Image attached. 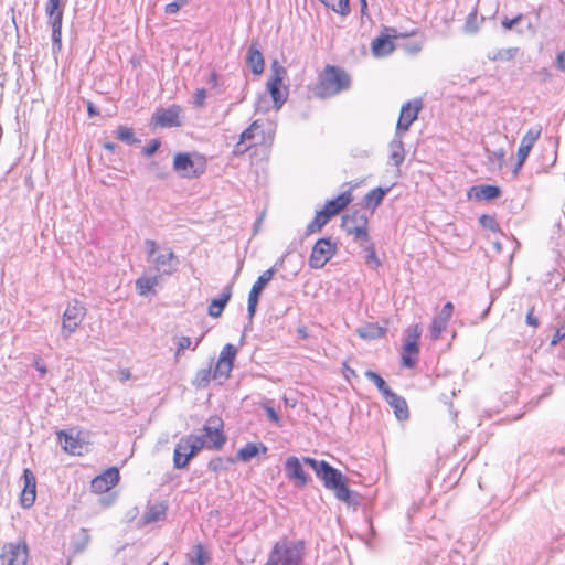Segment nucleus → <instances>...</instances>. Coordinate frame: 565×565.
Here are the masks:
<instances>
[{
    "label": "nucleus",
    "mask_w": 565,
    "mask_h": 565,
    "mask_svg": "<svg viewBox=\"0 0 565 565\" xmlns=\"http://www.w3.org/2000/svg\"><path fill=\"white\" fill-rule=\"evenodd\" d=\"M302 461L315 471L317 478L322 481L323 487L332 491L339 501L350 502L351 491L345 484V478L340 470L332 467L326 460L303 457Z\"/></svg>",
    "instance_id": "1"
},
{
    "label": "nucleus",
    "mask_w": 565,
    "mask_h": 565,
    "mask_svg": "<svg viewBox=\"0 0 565 565\" xmlns=\"http://www.w3.org/2000/svg\"><path fill=\"white\" fill-rule=\"evenodd\" d=\"M264 565H306L305 541L281 537L274 544Z\"/></svg>",
    "instance_id": "2"
},
{
    "label": "nucleus",
    "mask_w": 565,
    "mask_h": 565,
    "mask_svg": "<svg viewBox=\"0 0 565 565\" xmlns=\"http://www.w3.org/2000/svg\"><path fill=\"white\" fill-rule=\"evenodd\" d=\"M350 85L351 78L347 72L338 66L327 65L319 75L313 92L320 98H330L348 90Z\"/></svg>",
    "instance_id": "3"
},
{
    "label": "nucleus",
    "mask_w": 565,
    "mask_h": 565,
    "mask_svg": "<svg viewBox=\"0 0 565 565\" xmlns=\"http://www.w3.org/2000/svg\"><path fill=\"white\" fill-rule=\"evenodd\" d=\"M203 448L210 449V445L206 444V439L201 438L199 435L191 434L182 437L173 451L174 468H185L189 461Z\"/></svg>",
    "instance_id": "4"
},
{
    "label": "nucleus",
    "mask_w": 565,
    "mask_h": 565,
    "mask_svg": "<svg viewBox=\"0 0 565 565\" xmlns=\"http://www.w3.org/2000/svg\"><path fill=\"white\" fill-rule=\"evenodd\" d=\"M342 228L356 242H369V216L365 212L355 210L342 216Z\"/></svg>",
    "instance_id": "5"
},
{
    "label": "nucleus",
    "mask_w": 565,
    "mask_h": 565,
    "mask_svg": "<svg viewBox=\"0 0 565 565\" xmlns=\"http://www.w3.org/2000/svg\"><path fill=\"white\" fill-rule=\"evenodd\" d=\"M205 162L202 158L193 159L190 153L179 152L173 159V170L181 178L194 179L200 177L205 171Z\"/></svg>",
    "instance_id": "6"
},
{
    "label": "nucleus",
    "mask_w": 565,
    "mask_h": 565,
    "mask_svg": "<svg viewBox=\"0 0 565 565\" xmlns=\"http://www.w3.org/2000/svg\"><path fill=\"white\" fill-rule=\"evenodd\" d=\"M86 315V308L77 300L70 301L62 317V337L68 339L81 326Z\"/></svg>",
    "instance_id": "7"
},
{
    "label": "nucleus",
    "mask_w": 565,
    "mask_h": 565,
    "mask_svg": "<svg viewBox=\"0 0 565 565\" xmlns=\"http://www.w3.org/2000/svg\"><path fill=\"white\" fill-rule=\"evenodd\" d=\"M337 250V243L332 242L331 238H319L312 247L309 266L312 269L322 268L335 255Z\"/></svg>",
    "instance_id": "8"
},
{
    "label": "nucleus",
    "mask_w": 565,
    "mask_h": 565,
    "mask_svg": "<svg viewBox=\"0 0 565 565\" xmlns=\"http://www.w3.org/2000/svg\"><path fill=\"white\" fill-rule=\"evenodd\" d=\"M224 423L217 416H211L202 428L201 438L206 439L210 450H220L226 443V436L223 431Z\"/></svg>",
    "instance_id": "9"
},
{
    "label": "nucleus",
    "mask_w": 565,
    "mask_h": 565,
    "mask_svg": "<svg viewBox=\"0 0 565 565\" xmlns=\"http://www.w3.org/2000/svg\"><path fill=\"white\" fill-rule=\"evenodd\" d=\"M28 545L24 541L6 543L0 554V565H26Z\"/></svg>",
    "instance_id": "10"
},
{
    "label": "nucleus",
    "mask_w": 565,
    "mask_h": 565,
    "mask_svg": "<svg viewBox=\"0 0 565 565\" xmlns=\"http://www.w3.org/2000/svg\"><path fill=\"white\" fill-rule=\"evenodd\" d=\"M236 355L237 349L235 345L227 343L223 347L213 371L214 380L226 381L230 377Z\"/></svg>",
    "instance_id": "11"
},
{
    "label": "nucleus",
    "mask_w": 565,
    "mask_h": 565,
    "mask_svg": "<svg viewBox=\"0 0 565 565\" xmlns=\"http://www.w3.org/2000/svg\"><path fill=\"white\" fill-rule=\"evenodd\" d=\"M274 275H275V269L269 268V269L265 270L254 282V285L249 291V295H248V305H247V311H248V316L250 319L254 317V315L256 312V308H257L259 296H260L262 291L264 290L266 285L274 278Z\"/></svg>",
    "instance_id": "12"
},
{
    "label": "nucleus",
    "mask_w": 565,
    "mask_h": 565,
    "mask_svg": "<svg viewBox=\"0 0 565 565\" xmlns=\"http://www.w3.org/2000/svg\"><path fill=\"white\" fill-rule=\"evenodd\" d=\"M541 134H542V127L540 125H535V126L531 127L527 130V132L524 135V137L522 138L519 150H518V163L514 169L515 174L523 166L524 161L526 160L529 153L531 152L536 140L540 138Z\"/></svg>",
    "instance_id": "13"
},
{
    "label": "nucleus",
    "mask_w": 565,
    "mask_h": 565,
    "mask_svg": "<svg viewBox=\"0 0 565 565\" xmlns=\"http://www.w3.org/2000/svg\"><path fill=\"white\" fill-rule=\"evenodd\" d=\"M422 109V100L415 99L407 102L402 106L399 118L396 125L397 132H406L411 125L417 119L418 114Z\"/></svg>",
    "instance_id": "14"
},
{
    "label": "nucleus",
    "mask_w": 565,
    "mask_h": 565,
    "mask_svg": "<svg viewBox=\"0 0 565 565\" xmlns=\"http://www.w3.org/2000/svg\"><path fill=\"white\" fill-rule=\"evenodd\" d=\"M285 471L287 478L299 488L305 487L310 480L309 475L302 468L300 459L296 456H289L286 459Z\"/></svg>",
    "instance_id": "15"
},
{
    "label": "nucleus",
    "mask_w": 565,
    "mask_h": 565,
    "mask_svg": "<svg viewBox=\"0 0 565 565\" xmlns=\"http://www.w3.org/2000/svg\"><path fill=\"white\" fill-rule=\"evenodd\" d=\"M23 489L20 497L21 505L25 509L31 508L36 498V478L30 469L23 470Z\"/></svg>",
    "instance_id": "16"
},
{
    "label": "nucleus",
    "mask_w": 565,
    "mask_h": 565,
    "mask_svg": "<svg viewBox=\"0 0 565 565\" xmlns=\"http://www.w3.org/2000/svg\"><path fill=\"white\" fill-rule=\"evenodd\" d=\"M119 481V471L117 468L111 467L104 473L95 477L92 480L90 487L96 493H104L115 487Z\"/></svg>",
    "instance_id": "17"
},
{
    "label": "nucleus",
    "mask_w": 565,
    "mask_h": 565,
    "mask_svg": "<svg viewBox=\"0 0 565 565\" xmlns=\"http://www.w3.org/2000/svg\"><path fill=\"white\" fill-rule=\"evenodd\" d=\"M352 200H353V198H352L351 191L350 190L344 191L341 194H339L337 198L328 201L324 204L322 211L327 215H329V217L331 218L332 216L337 215L342 210H344L351 203Z\"/></svg>",
    "instance_id": "18"
},
{
    "label": "nucleus",
    "mask_w": 565,
    "mask_h": 565,
    "mask_svg": "<svg viewBox=\"0 0 565 565\" xmlns=\"http://www.w3.org/2000/svg\"><path fill=\"white\" fill-rule=\"evenodd\" d=\"M152 263L156 271L161 275H171L177 269L178 265L177 257L171 250L166 254L158 255L152 259Z\"/></svg>",
    "instance_id": "19"
},
{
    "label": "nucleus",
    "mask_w": 565,
    "mask_h": 565,
    "mask_svg": "<svg viewBox=\"0 0 565 565\" xmlns=\"http://www.w3.org/2000/svg\"><path fill=\"white\" fill-rule=\"evenodd\" d=\"M246 62L255 75H260L264 72L265 62L257 41L249 44Z\"/></svg>",
    "instance_id": "20"
},
{
    "label": "nucleus",
    "mask_w": 565,
    "mask_h": 565,
    "mask_svg": "<svg viewBox=\"0 0 565 565\" xmlns=\"http://www.w3.org/2000/svg\"><path fill=\"white\" fill-rule=\"evenodd\" d=\"M179 115L180 108L178 106L161 109L154 116L156 124L160 127H179L181 125Z\"/></svg>",
    "instance_id": "21"
},
{
    "label": "nucleus",
    "mask_w": 565,
    "mask_h": 565,
    "mask_svg": "<svg viewBox=\"0 0 565 565\" xmlns=\"http://www.w3.org/2000/svg\"><path fill=\"white\" fill-rule=\"evenodd\" d=\"M259 120H255L239 136V142L235 146V152H244L250 146L256 145V131L260 129Z\"/></svg>",
    "instance_id": "22"
},
{
    "label": "nucleus",
    "mask_w": 565,
    "mask_h": 565,
    "mask_svg": "<svg viewBox=\"0 0 565 565\" xmlns=\"http://www.w3.org/2000/svg\"><path fill=\"white\" fill-rule=\"evenodd\" d=\"M231 297L232 288L231 286H227L223 289L221 296L218 298L213 299L209 305V316H211L212 318H218L222 315L225 306L230 301Z\"/></svg>",
    "instance_id": "23"
},
{
    "label": "nucleus",
    "mask_w": 565,
    "mask_h": 565,
    "mask_svg": "<svg viewBox=\"0 0 565 565\" xmlns=\"http://www.w3.org/2000/svg\"><path fill=\"white\" fill-rule=\"evenodd\" d=\"M501 195V190L497 185H478L472 186L469 191V196H473L477 200H494Z\"/></svg>",
    "instance_id": "24"
},
{
    "label": "nucleus",
    "mask_w": 565,
    "mask_h": 565,
    "mask_svg": "<svg viewBox=\"0 0 565 565\" xmlns=\"http://www.w3.org/2000/svg\"><path fill=\"white\" fill-rule=\"evenodd\" d=\"M384 398L394 409V413L399 420L408 418L407 403L402 396L392 391Z\"/></svg>",
    "instance_id": "25"
},
{
    "label": "nucleus",
    "mask_w": 565,
    "mask_h": 565,
    "mask_svg": "<svg viewBox=\"0 0 565 565\" xmlns=\"http://www.w3.org/2000/svg\"><path fill=\"white\" fill-rule=\"evenodd\" d=\"M390 157L394 162V166L399 167L405 159V150L401 132H395V137L390 143Z\"/></svg>",
    "instance_id": "26"
},
{
    "label": "nucleus",
    "mask_w": 565,
    "mask_h": 565,
    "mask_svg": "<svg viewBox=\"0 0 565 565\" xmlns=\"http://www.w3.org/2000/svg\"><path fill=\"white\" fill-rule=\"evenodd\" d=\"M52 29V51L57 53L62 50V17L47 18Z\"/></svg>",
    "instance_id": "27"
},
{
    "label": "nucleus",
    "mask_w": 565,
    "mask_h": 565,
    "mask_svg": "<svg viewBox=\"0 0 565 565\" xmlns=\"http://www.w3.org/2000/svg\"><path fill=\"white\" fill-rule=\"evenodd\" d=\"M419 348L418 343L405 342L403 345L402 365L412 369L418 359Z\"/></svg>",
    "instance_id": "28"
},
{
    "label": "nucleus",
    "mask_w": 565,
    "mask_h": 565,
    "mask_svg": "<svg viewBox=\"0 0 565 565\" xmlns=\"http://www.w3.org/2000/svg\"><path fill=\"white\" fill-rule=\"evenodd\" d=\"M167 513V505L163 502L151 504L143 514L145 523H153L164 519Z\"/></svg>",
    "instance_id": "29"
},
{
    "label": "nucleus",
    "mask_w": 565,
    "mask_h": 565,
    "mask_svg": "<svg viewBox=\"0 0 565 565\" xmlns=\"http://www.w3.org/2000/svg\"><path fill=\"white\" fill-rule=\"evenodd\" d=\"M281 86H282V84H278V83L270 82V81H268V83H267L268 92H269L270 97L274 100V105L277 109H279L285 104V102L287 99V95H288V89L285 88L282 90Z\"/></svg>",
    "instance_id": "30"
},
{
    "label": "nucleus",
    "mask_w": 565,
    "mask_h": 565,
    "mask_svg": "<svg viewBox=\"0 0 565 565\" xmlns=\"http://www.w3.org/2000/svg\"><path fill=\"white\" fill-rule=\"evenodd\" d=\"M387 191L388 189L376 188L365 194L364 204L371 210V213L382 203Z\"/></svg>",
    "instance_id": "31"
},
{
    "label": "nucleus",
    "mask_w": 565,
    "mask_h": 565,
    "mask_svg": "<svg viewBox=\"0 0 565 565\" xmlns=\"http://www.w3.org/2000/svg\"><path fill=\"white\" fill-rule=\"evenodd\" d=\"M188 559L194 565H206L210 559V553L205 551L204 546L199 543L193 546L192 551L188 554Z\"/></svg>",
    "instance_id": "32"
},
{
    "label": "nucleus",
    "mask_w": 565,
    "mask_h": 565,
    "mask_svg": "<svg viewBox=\"0 0 565 565\" xmlns=\"http://www.w3.org/2000/svg\"><path fill=\"white\" fill-rule=\"evenodd\" d=\"M394 50V44L388 36H379L372 42V52L375 56H384Z\"/></svg>",
    "instance_id": "33"
},
{
    "label": "nucleus",
    "mask_w": 565,
    "mask_h": 565,
    "mask_svg": "<svg viewBox=\"0 0 565 565\" xmlns=\"http://www.w3.org/2000/svg\"><path fill=\"white\" fill-rule=\"evenodd\" d=\"M159 284V276L143 275L136 280V288L140 296H147Z\"/></svg>",
    "instance_id": "34"
},
{
    "label": "nucleus",
    "mask_w": 565,
    "mask_h": 565,
    "mask_svg": "<svg viewBox=\"0 0 565 565\" xmlns=\"http://www.w3.org/2000/svg\"><path fill=\"white\" fill-rule=\"evenodd\" d=\"M259 447L262 448L263 452L267 451V447L263 444H254V443H247L244 447H242L237 451L236 459L242 460L244 462L249 461L252 458L256 457L259 452Z\"/></svg>",
    "instance_id": "35"
},
{
    "label": "nucleus",
    "mask_w": 565,
    "mask_h": 565,
    "mask_svg": "<svg viewBox=\"0 0 565 565\" xmlns=\"http://www.w3.org/2000/svg\"><path fill=\"white\" fill-rule=\"evenodd\" d=\"M360 243L361 246H363L365 264L372 269H377L381 266V262L376 255L375 247L371 242V238L369 239V242Z\"/></svg>",
    "instance_id": "36"
},
{
    "label": "nucleus",
    "mask_w": 565,
    "mask_h": 565,
    "mask_svg": "<svg viewBox=\"0 0 565 565\" xmlns=\"http://www.w3.org/2000/svg\"><path fill=\"white\" fill-rule=\"evenodd\" d=\"M329 221V215H327L322 210L318 211L313 220L307 225L306 235L320 232Z\"/></svg>",
    "instance_id": "37"
},
{
    "label": "nucleus",
    "mask_w": 565,
    "mask_h": 565,
    "mask_svg": "<svg viewBox=\"0 0 565 565\" xmlns=\"http://www.w3.org/2000/svg\"><path fill=\"white\" fill-rule=\"evenodd\" d=\"M211 379H213V373L211 365H209L207 367L198 370L194 379L192 380V384L196 388H205L209 385Z\"/></svg>",
    "instance_id": "38"
},
{
    "label": "nucleus",
    "mask_w": 565,
    "mask_h": 565,
    "mask_svg": "<svg viewBox=\"0 0 565 565\" xmlns=\"http://www.w3.org/2000/svg\"><path fill=\"white\" fill-rule=\"evenodd\" d=\"M322 4H324L328 9L341 14L348 15L350 13V2L349 0H319Z\"/></svg>",
    "instance_id": "39"
},
{
    "label": "nucleus",
    "mask_w": 565,
    "mask_h": 565,
    "mask_svg": "<svg viewBox=\"0 0 565 565\" xmlns=\"http://www.w3.org/2000/svg\"><path fill=\"white\" fill-rule=\"evenodd\" d=\"M57 436H58V441L65 451L75 454L77 451V449L81 448L78 440L73 438L71 435L66 434L65 431H60L57 434Z\"/></svg>",
    "instance_id": "40"
},
{
    "label": "nucleus",
    "mask_w": 565,
    "mask_h": 565,
    "mask_svg": "<svg viewBox=\"0 0 565 565\" xmlns=\"http://www.w3.org/2000/svg\"><path fill=\"white\" fill-rule=\"evenodd\" d=\"M358 334L363 339H376L384 334V329L377 324H366L358 329Z\"/></svg>",
    "instance_id": "41"
},
{
    "label": "nucleus",
    "mask_w": 565,
    "mask_h": 565,
    "mask_svg": "<svg viewBox=\"0 0 565 565\" xmlns=\"http://www.w3.org/2000/svg\"><path fill=\"white\" fill-rule=\"evenodd\" d=\"M365 377H367L371 382L375 384L377 390L382 393V395L385 397L387 394L392 392V390L388 387L386 382L383 380V377L377 374L374 371L367 370L364 373Z\"/></svg>",
    "instance_id": "42"
},
{
    "label": "nucleus",
    "mask_w": 565,
    "mask_h": 565,
    "mask_svg": "<svg viewBox=\"0 0 565 565\" xmlns=\"http://www.w3.org/2000/svg\"><path fill=\"white\" fill-rule=\"evenodd\" d=\"M115 135L120 141L127 145H134L139 142V140L135 137L134 130L126 126H118L115 131Z\"/></svg>",
    "instance_id": "43"
},
{
    "label": "nucleus",
    "mask_w": 565,
    "mask_h": 565,
    "mask_svg": "<svg viewBox=\"0 0 565 565\" xmlns=\"http://www.w3.org/2000/svg\"><path fill=\"white\" fill-rule=\"evenodd\" d=\"M47 18L62 17L64 14V3L62 0H47L45 6Z\"/></svg>",
    "instance_id": "44"
},
{
    "label": "nucleus",
    "mask_w": 565,
    "mask_h": 565,
    "mask_svg": "<svg viewBox=\"0 0 565 565\" xmlns=\"http://www.w3.org/2000/svg\"><path fill=\"white\" fill-rule=\"evenodd\" d=\"M235 461H236V459L231 458V457L230 458L216 457V458H213L210 460L207 468L211 471L218 472L222 470H226L227 465L234 463Z\"/></svg>",
    "instance_id": "45"
},
{
    "label": "nucleus",
    "mask_w": 565,
    "mask_h": 565,
    "mask_svg": "<svg viewBox=\"0 0 565 565\" xmlns=\"http://www.w3.org/2000/svg\"><path fill=\"white\" fill-rule=\"evenodd\" d=\"M518 51V47L500 49L497 50L492 56H489V58L492 61H511L515 57Z\"/></svg>",
    "instance_id": "46"
},
{
    "label": "nucleus",
    "mask_w": 565,
    "mask_h": 565,
    "mask_svg": "<svg viewBox=\"0 0 565 565\" xmlns=\"http://www.w3.org/2000/svg\"><path fill=\"white\" fill-rule=\"evenodd\" d=\"M270 67L273 75L269 81L282 84L284 79L287 77L286 68L282 65H280L277 61H274Z\"/></svg>",
    "instance_id": "47"
},
{
    "label": "nucleus",
    "mask_w": 565,
    "mask_h": 565,
    "mask_svg": "<svg viewBox=\"0 0 565 565\" xmlns=\"http://www.w3.org/2000/svg\"><path fill=\"white\" fill-rule=\"evenodd\" d=\"M447 324L448 321L444 320V318L435 317L430 327L431 339H438L439 335L446 330Z\"/></svg>",
    "instance_id": "48"
},
{
    "label": "nucleus",
    "mask_w": 565,
    "mask_h": 565,
    "mask_svg": "<svg viewBox=\"0 0 565 565\" xmlns=\"http://www.w3.org/2000/svg\"><path fill=\"white\" fill-rule=\"evenodd\" d=\"M463 30L466 33L470 34H473L479 30L478 15L476 10L469 13V15L467 17Z\"/></svg>",
    "instance_id": "49"
},
{
    "label": "nucleus",
    "mask_w": 565,
    "mask_h": 565,
    "mask_svg": "<svg viewBox=\"0 0 565 565\" xmlns=\"http://www.w3.org/2000/svg\"><path fill=\"white\" fill-rule=\"evenodd\" d=\"M479 223L483 228L490 230L492 232L499 231V225L494 216L483 214L479 218Z\"/></svg>",
    "instance_id": "50"
},
{
    "label": "nucleus",
    "mask_w": 565,
    "mask_h": 565,
    "mask_svg": "<svg viewBox=\"0 0 565 565\" xmlns=\"http://www.w3.org/2000/svg\"><path fill=\"white\" fill-rule=\"evenodd\" d=\"M422 334V329L418 324L412 326L406 330L405 342L418 343Z\"/></svg>",
    "instance_id": "51"
},
{
    "label": "nucleus",
    "mask_w": 565,
    "mask_h": 565,
    "mask_svg": "<svg viewBox=\"0 0 565 565\" xmlns=\"http://www.w3.org/2000/svg\"><path fill=\"white\" fill-rule=\"evenodd\" d=\"M175 343H177L175 356L178 358L185 349L191 347L192 341H191V338H189V337H180V338L175 339Z\"/></svg>",
    "instance_id": "52"
},
{
    "label": "nucleus",
    "mask_w": 565,
    "mask_h": 565,
    "mask_svg": "<svg viewBox=\"0 0 565 565\" xmlns=\"http://www.w3.org/2000/svg\"><path fill=\"white\" fill-rule=\"evenodd\" d=\"M188 3V0H177L173 2H170L166 6V13L167 14H174L177 13L183 6Z\"/></svg>",
    "instance_id": "53"
},
{
    "label": "nucleus",
    "mask_w": 565,
    "mask_h": 565,
    "mask_svg": "<svg viewBox=\"0 0 565 565\" xmlns=\"http://www.w3.org/2000/svg\"><path fill=\"white\" fill-rule=\"evenodd\" d=\"M160 147V141L158 139H152L143 149L142 154L146 157H150L156 153V151Z\"/></svg>",
    "instance_id": "54"
},
{
    "label": "nucleus",
    "mask_w": 565,
    "mask_h": 565,
    "mask_svg": "<svg viewBox=\"0 0 565 565\" xmlns=\"http://www.w3.org/2000/svg\"><path fill=\"white\" fill-rule=\"evenodd\" d=\"M82 535H83L82 540L79 542L75 543L74 550L77 553L83 552L89 542V535L86 530L82 529Z\"/></svg>",
    "instance_id": "55"
},
{
    "label": "nucleus",
    "mask_w": 565,
    "mask_h": 565,
    "mask_svg": "<svg viewBox=\"0 0 565 565\" xmlns=\"http://www.w3.org/2000/svg\"><path fill=\"white\" fill-rule=\"evenodd\" d=\"M454 312V305L451 302H446L440 311V313L437 316L439 318H444V320L449 321Z\"/></svg>",
    "instance_id": "56"
},
{
    "label": "nucleus",
    "mask_w": 565,
    "mask_h": 565,
    "mask_svg": "<svg viewBox=\"0 0 565 565\" xmlns=\"http://www.w3.org/2000/svg\"><path fill=\"white\" fill-rule=\"evenodd\" d=\"M194 105L196 107H202L204 105L205 98H206V92L204 88L196 89L194 94Z\"/></svg>",
    "instance_id": "57"
},
{
    "label": "nucleus",
    "mask_w": 565,
    "mask_h": 565,
    "mask_svg": "<svg viewBox=\"0 0 565 565\" xmlns=\"http://www.w3.org/2000/svg\"><path fill=\"white\" fill-rule=\"evenodd\" d=\"M264 409L266 412V415L268 417V419L275 424H279L280 423V417L278 415V413L275 411L274 407L269 406V405H265L264 406Z\"/></svg>",
    "instance_id": "58"
},
{
    "label": "nucleus",
    "mask_w": 565,
    "mask_h": 565,
    "mask_svg": "<svg viewBox=\"0 0 565 565\" xmlns=\"http://www.w3.org/2000/svg\"><path fill=\"white\" fill-rule=\"evenodd\" d=\"M145 245L147 247V258L151 260L157 252V243L153 239H146Z\"/></svg>",
    "instance_id": "59"
},
{
    "label": "nucleus",
    "mask_w": 565,
    "mask_h": 565,
    "mask_svg": "<svg viewBox=\"0 0 565 565\" xmlns=\"http://www.w3.org/2000/svg\"><path fill=\"white\" fill-rule=\"evenodd\" d=\"M564 338H565V327L562 326L555 330V333L551 340V345L552 347L556 345Z\"/></svg>",
    "instance_id": "60"
},
{
    "label": "nucleus",
    "mask_w": 565,
    "mask_h": 565,
    "mask_svg": "<svg viewBox=\"0 0 565 565\" xmlns=\"http://www.w3.org/2000/svg\"><path fill=\"white\" fill-rule=\"evenodd\" d=\"M554 65L558 71L565 72V50L557 54Z\"/></svg>",
    "instance_id": "61"
},
{
    "label": "nucleus",
    "mask_w": 565,
    "mask_h": 565,
    "mask_svg": "<svg viewBox=\"0 0 565 565\" xmlns=\"http://www.w3.org/2000/svg\"><path fill=\"white\" fill-rule=\"evenodd\" d=\"M33 366L40 372L41 377H44L45 374L47 373L46 365L38 356L34 358Z\"/></svg>",
    "instance_id": "62"
},
{
    "label": "nucleus",
    "mask_w": 565,
    "mask_h": 565,
    "mask_svg": "<svg viewBox=\"0 0 565 565\" xmlns=\"http://www.w3.org/2000/svg\"><path fill=\"white\" fill-rule=\"evenodd\" d=\"M526 323L534 328L539 327V324H540L539 319L534 316L533 307L529 310V312L526 315Z\"/></svg>",
    "instance_id": "63"
},
{
    "label": "nucleus",
    "mask_w": 565,
    "mask_h": 565,
    "mask_svg": "<svg viewBox=\"0 0 565 565\" xmlns=\"http://www.w3.org/2000/svg\"><path fill=\"white\" fill-rule=\"evenodd\" d=\"M521 20V15H518L513 19H504L502 21V25L504 29L510 30L512 29L519 21Z\"/></svg>",
    "instance_id": "64"
}]
</instances>
